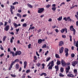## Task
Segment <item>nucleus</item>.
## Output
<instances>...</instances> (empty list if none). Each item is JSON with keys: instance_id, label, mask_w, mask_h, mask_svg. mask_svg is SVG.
Instances as JSON below:
<instances>
[{"instance_id": "72a5a7b5", "label": "nucleus", "mask_w": 78, "mask_h": 78, "mask_svg": "<svg viewBox=\"0 0 78 78\" xmlns=\"http://www.w3.org/2000/svg\"><path fill=\"white\" fill-rule=\"evenodd\" d=\"M11 76L12 77H13V78H15V77H16V75L15 74H11Z\"/></svg>"}, {"instance_id": "9b49d317", "label": "nucleus", "mask_w": 78, "mask_h": 78, "mask_svg": "<svg viewBox=\"0 0 78 78\" xmlns=\"http://www.w3.org/2000/svg\"><path fill=\"white\" fill-rule=\"evenodd\" d=\"M22 55V52L20 51H17L16 52L15 55L17 56V55Z\"/></svg>"}, {"instance_id": "dca6fc26", "label": "nucleus", "mask_w": 78, "mask_h": 78, "mask_svg": "<svg viewBox=\"0 0 78 78\" xmlns=\"http://www.w3.org/2000/svg\"><path fill=\"white\" fill-rule=\"evenodd\" d=\"M64 51V47H62L61 48V49H59V52L60 53H62Z\"/></svg>"}, {"instance_id": "3c124183", "label": "nucleus", "mask_w": 78, "mask_h": 78, "mask_svg": "<svg viewBox=\"0 0 78 78\" xmlns=\"http://www.w3.org/2000/svg\"><path fill=\"white\" fill-rule=\"evenodd\" d=\"M65 56H68L69 55V52H65Z\"/></svg>"}, {"instance_id": "9d476101", "label": "nucleus", "mask_w": 78, "mask_h": 78, "mask_svg": "<svg viewBox=\"0 0 78 78\" xmlns=\"http://www.w3.org/2000/svg\"><path fill=\"white\" fill-rule=\"evenodd\" d=\"M61 63L62 64V67H64L65 66L66 62L64 60L62 59L61 60Z\"/></svg>"}, {"instance_id": "a878e982", "label": "nucleus", "mask_w": 78, "mask_h": 78, "mask_svg": "<svg viewBox=\"0 0 78 78\" xmlns=\"http://www.w3.org/2000/svg\"><path fill=\"white\" fill-rule=\"evenodd\" d=\"M17 16H18V17H19L20 18H21L22 17V16H21V15L20 14V13H17L16 14Z\"/></svg>"}, {"instance_id": "c756f323", "label": "nucleus", "mask_w": 78, "mask_h": 78, "mask_svg": "<svg viewBox=\"0 0 78 78\" xmlns=\"http://www.w3.org/2000/svg\"><path fill=\"white\" fill-rule=\"evenodd\" d=\"M55 57L56 58H60L59 55L58 54H55Z\"/></svg>"}, {"instance_id": "cd10ccee", "label": "nucleus", "mask_w": 78, "mask_h": 78, "mask_svg": "<svg viewBox=\"0 0 78 78\" xmlns=\"http://www.w3.org/2000/svg\"><path fill=\"white\" fill-rule=\"evenodd\" d=\"M70 64V63L69 62L68 63H66L65 65V66H69V65Z\"/></svg>"}, {"instance_id": "ddd939ff", "label": "nucleus", "mask_w": 78, "mask_h": 78, "mask_svg": "<svg viewBox=\"0 0 78 78\" xmlns=\"http://www.w3.org/2000/svg\"><path fill=\"white\" fill-rule=\"evenodd\" d=\"M13 25L14 26H15V28H17V27H18V26H21V25H20V23H19L17 25V24L16 23H13Z\"/></svg>"}, {"instance_id": "2eb2a0df", "label": "nucleus", "mask_w": 78, "mask_h": 78, "mask_svg": "<svg viewBox=\"0 0 78 78\" xmlns=\"http://www.w3.org/2000/svg\"><path fill=\"white\" fill-rule=\"evenodd\" d=\"M64 42L62 41H61L59 42V46H62V45H64Z\"/></svg>"}, {"instance_id": "c85d7f7f", "label": "nucleus", "mask_w": 78, "mask_h": 78, "mask_svg": "<svg viewBox=\"0 0 78 78\" xmlns=\"http://www.w3.org/2000/svg\"><path fill=\"white\" fill-rule=\"evenodd\" d=\"M10 9L11 14H14V12H13V10L12 9Z\"/></svg>"}, {"instance_id": "4468645a", "label": "nucleus", "mask_w": 78, "mask_h": 78, "mask_svg": "<svg viewBox=\"0 0 78 78\" xmlns=\"http://www.w3.org/2000/svg\"><path fill=\"white\" fill-rule=\"evenodd\" d=\"M28 64V63L27 61H25L24 62V69H26V68L27 67V64Z\"/></svg>"}, {"instance_id": "69168bd1", "label": "nucleus", "mask_w": 78, "mask_h": 78, "mask_svg": "<svg viewBox=\"0 0 78 78\" xmlns=\"http://www.w3.org/2000/svg\"><path fill=\"white\" fill-rule=\"evenodd\" d=\"M55 31H56V33H58L59 32V31H58V29H56L55 30Z\"/></svg>"}, {"instance_id": "8fccbe9b", "label": "nucleus", "mask_w": 78, "mask_h": 78, "mask_svg": "<svg viewBox=\"0 0 78 78\" xmlns=\"http://www.w3.org/2000/svg\"><path fill=\"white\" fill-rule=\"evenodd\" d=\"M49 51H47L45 53V56H47V54H48V53Z\"/></svg>"}, {"instance_id": "6e6552de", "label": "nucleus", "mask_w": 78, "mask_h": 78, "mask_svg": "<svg viewBox=\"0 0 78 78\" xmlns=\"http://www.w3.org/2000/svg\"><path fill=\"white\" fill-rule=\"evenodd\" d=\"M69 74L67 75V76L68 77H70L71 78H75V76L72 73H70V72L69 73Z\"/></svg>"}, {"instance_id": "bf43d9fd", "label": "nucleus", "mask_w": 78, "mask_h": 78, "mask_svg": "<svg viewBox=\"0 0 78 78\" xmlns=\"http://www.w3.org/2000/svg\"><path fill=\"white\" fill-rule=\"evenodd\" d=\"M38 33H39L40 32H41V29H39L38 30H37Z\"/></svg>"}, {"instance_id": "aec40b11", "label": "nucleus", "mask_w": 78, "mask_h": 78, "mask_svg": "<svg viewBox=\"0 0 78 78\" xmlns=\"http://www.w3.org/2000/svg\"><path fill=\"white\" fill-rule=\"evenodd\" d=\"M14 39V37H12V38L10 39V43H12L13 42V40Z\"/></svg>"}, {"instance_id": "680f3d73", "label": "nucleus", "mask_w": 78, "mask_h": 78, "mask_svg": "<svg viewBox=\"0 0 78 78\" xmlns=\"http://www.w3.org/2000/svg\"><path fill=\"white\" fill-rule=\"evenodd\" d=\"M27 16V14H24V15H23V17H26Z\"/></svg>"}, {"instance_id": "7c9ffc66", "label": "nucleus", "mask_w": 78, "mask_h": 78, "mask_svg": "<svg viewBox=\"0 0 78 78\" xmlns=\"http://www.w3.org/2000/svg\"><path fill=\"white\" fill-rule=\"evenodd\" d=\"M27 24L26 23H24L23 24V27H26Z\"/></svg>"}, {"instance_id": "c03bdc74", "label": "nucleus", "mask_w": 78, "mask_h": 78, "mask_svg": "<svg viewBox=\"0 0 78 78\" xmlns=\"http://www.w3.org/2000/svg\"><path fill=\"white\" fill-rule=\"evenodd\" d=\"M47 48V45L46 44H44L42 47L43 48Z\"/></svg>"}, {"instance_id": "7ed1b4c3", "label": "nucleus", "mask_w": 78, "mask_h": 78, "mask_svg": "<svg viewBox=\"0 0 78 78\" xmlns=\"http://www.w3.org/2000/svg\"><path fill=\"white\" fill-rule=\"evenodd\" d=\"M70 17H67L66 18V17H65L63 18V20H65V21H67L68 20V22H74V20H72L70 18Z\"/></svg>"}, {"instance_id": "412c9836", "label": "nucleus", "mask_w": 78, "mask_h": 78, "mask_svg": "<svg viewBox=\"0 0 78 78\" xmlns=\"http://www.w3.org/2000/svg\"><path fill=\"white\" fill-rule=\"evenodd\" d=\"M57 66H59L61 64V61L58 60L57 62Z\"/></svg>"}, {"instance_id": "4d7b16f0", "label": "nucleus", "mask_w": 78, "mask_h": 78, "mask_svg": "<svg viewBox=\"0 0 78 78\" xmlns=\"http://www.w3.org/2000/svg\"><path fill=\"white\" fill-rule=\"evenodd\" d=\"M7 23H8V22L5 21V24H4V26H6Z\"/></svg>"}, {"instance_id": "473e14b6", "label": "nucleus", "mask_w": 78, "mask_h": 78, "mask_svg": "<svg viewBox=\"0 0 78 78\" xmlns=\"http://www.w3.org/2000/svg\"><path fill=\"white\" fill-rule=\"evenodd\" d=\"M27 5L28 6H29V7L30 8H33V6H32L31 4H27Z\"/></svg>"}, {"instance_id": "09e8293b", "label": "nucleus", "mask_w": 78, "mask_h": 78, "mask_svg": "<svg viewBox=\"0 0 78 78\" xmlns=\"http://www.w3.org/2000/svg\"><path fill=\"white\" fill-rule=\"evenodd\" d=\"M0 49L1 50H4V49H3V48L2 47V45H0Z\"/></svg>"}, {"instance_id": "5701e85b", "label": "nucleus", "mask_w": 78, "mask_h": 78, "mask_svg": "<svg viewBox=\"0 0 78 78\" xmlns=\"http://www.w3.org/2000/svg\"><path fill=\"white\" fill-rule=\"evenodd\" d=\"M59 76L60 77H64V75H63L61 73H60L59 74Z\"/></svg>"}, {"instance_id": "e433bc0d", "label": "nucleus", "mask_w": 78, "mask_h": 78, "mask_svg": "<svg viewBox=\"0 0 78 78\" xmlns=\"http://www.w3.org/2000/svg\"><path fill=\"white\" fill-rule=\"evenodd\" d=\"M71 56L72 58H74L75 55V54L72 53L71 54Z\"/></svg>"}, {"instance_id": "b1692460", "label": "nucleus", "mask_w": 78, "mask_h": 78, "mask_svg": "<svg viewBox=\"0 0 78 78\" xmlns=\"http://www.w3.org/2000/svg\"><path fill=\"white\" fill-rule=\"evenodd\" d=\"M62 17L61 16L59 17L57 19V20H59V21H61V20H62Z\"/></svg>"}, {"instance_id": "a211bd4d", "label": "nucleus", "mask_w": 78, "mask_h": 78, "mask_svg": "<svg viewBox=\"0 0 78 78\" xmlns=\"http://www.w3.org/2000/svg\"><path fill=\"white\" fill-rule=\"evenodd\" d=\"M55 69H56V72H58V71L59 70V66H55Z\"/></svg>"}, {"instance_id": "0e129e2a", "label": "nucleus", "mask_w": 78, "mask_h": 78, "mask_svg": "<svg viewBox=\"0 0 78 78\" xmlns=\"http://www.w3.org/2000/svg\"><path fill=\"white\" fill-rule=\"evenodd\" d=\"M20 29L19 28H18V29H16V31L17 33H18L19 32V31Z\"/></svg>"}, {"instance_id": "79ce46f5", "label": "nucleus", "mask_w": 78, "mask_h": 78, "mask_svg": "<svg viewBox=\"0 0 78 78\" xmlns=\"http://www.w3.org/2000/svg\"><path fill=\"white\" fill-rule=\"evenodd\" d=\"M41 64L39 63H38L37 64H36V66H37V67H39V66H41Z\"/></svg>"}, {"instance_id": "5fc2aeb1", "label": "nucleus", "mask_w": 78, "mask_h": 78, "mask_svg": "<svg viewBox=\"0 0 78 78\" xmlns=\"http://www.w3.org/2000/svg\"><path fill=\"white\" fill-rule=\"evenodd\" d=\"M62 37H63V38H66V35H62Z\"/></svg>"}, {"instance_id": "37998d69", "label": "nucleus", "mask_w": 78, "mask_h": 78, "mask_svg": "<svg viewBox=\"0 0 78 78\" xmlns=\"http://www.w3.org/2000/svg\"><path fill=\"white\" fill-rule=\"evenodd\" d=\"M52 10H53V11H55L56 10V7H52Z\"/></svg>"}, {"instance_id": "0eeeda50", "label": "nucleus", "mask_w": 78, "mask_h": 78, "mask_svg": "<svg viewBox=\"0 0 78 78\" xmlns=\"http://www.w3.org/2000/svg\"><path fill=\"white\" fill-rule=\"evenodd\" d=\"M70 69V66H68L66 68V73H68L69 72V70Z\"/></svg>"}, {"instance_id": "393cba45", "label": "nucleus", "mask_w": 78, "mask_h": 78, "mask_svg": "<svg viewBox=\"0 0 78 78\" xmlns=\"http://www.w3.org/2000/svg\"><path fill=\"white\" fill-rule=\"evenodd\" d=\"M74 72L75 74H77V73H78V71H77V69H74Z\"/></svg>"}, {"instance_id": "f257e3e1", "label": "nucleus", "mask_w": 78, "mask_h": 78, "mask_svg": "<svg viewBox=\"0 0 78 78\" xmlns=\"http://www.w3.org/2000/svg\"><path fill=\"white\" fill-rule=\"evenodd\" d=\"M20 62V60L16 59L14 60V61L12 62L11 65L10 66L9 69V70H11V68H12V66L14 65V64H15L16 62Z\"/></svg>"}, {"instance_id": "f8f14e48", "label": "nucleus", "mask_w": 78, "mask_h": 78, "mask_svg": "<svg viewBox=\"0 0 78 78\" xmlns=\"http://www.w3.org/2000/svg\"><path fill=\"white\" fill-rule=\"evenodd\" d=\"M9 29V25H7L4 28V30L6 31H8Z\"/></svg>"}, {"instance_id": "49530a36", "label": "nucleus", "mask_w": 78, "mask_h": 78, "mask_svg": "<svg viewBox=\"0 0 78 78\" xmlns=\"http://www.w3.org/2000/svg\"><path fill=\"white\" fill-rule=\"evenodd\" d=\"M31 44H30L28 45V48H30L31 47Z\"/></svg>"}, {"instance_id": "f704fd0d", "label": "nucleus", "mask_w": 78, "mask_h": 78, "mask_svg": "<svg viewBox=\"0 0 78 78\" xmlns=\"http://www.w3.org/2000/svg\"><path fill=\"white\" fill-rule=\"evenodd\" d=\"M60 72H64V68L61 67L60 68Z\"/></svg>"}, {"instance_id": "f3484780", "label": "nucleus", "mask_w": 78, "mask_h": 78, "mask_svg": "<svg viewBox=\"0 0 78 78\" xmlns=\"http://www.w3.org/2000/svg\"><path fill=\"white\" fill-rule=\"evenodd\" d=\"M10 54H12V56L13 57L15 56H16V52L14 53V51H11L10 52Z\"/></svg>"}, {"instance_id": "ea45409f", "label": "nucleus", "mask_w": 78, "mask_h": 78, "mask_svg": "<svg viewBox=\"0 0 78 78\" xmlns=\"http://www.w3.org/2000/svg\"><path fill=\"white\" fill-rule=\"evenodd\" d=\"M50 59H51V58L50 57H49L47 59L46 61V62H48V61H50Z\"/></svg>"}, {"instance_id": "4c0bfd02", "label": "nucleus", "mask_w": 78, "mask_h": 78, "mask_svg": "<svg viewBox=\"0 0 78 78\" xmlns=\"http://www.w3.org/2000/svg\"><path fill=\"white\" fill-rule=\"evenodd\" d=\"M6 38V36H5L3 37V42H4V41H5Z\"/></svg>"}, {"instance_id": "a19ab883", "label": "nucleus", "mask_w": 78, "mask_h": 78, "mask_svg": "<svg viewBox=\"0 0 78 78\" xmlns=\"http://www.w3.org/2000/svg\"><path fill=\"white\" fill-rule=\"evenodd\" d=\"M41 66H42V69H44V67H45V64H44V63H43L41 64Z\"/></svg>"}, {"instance_id": "e2e57ef3", "label": "nucleus", "mask_w": 78, "mask_h": 78, "mask_svg": "<svg viewBox=\"0 0 78 78\" xmlns=\"http://www.w3.org/2000/svg\"><path fill=\"white\" fill-rule=\"evenodd\" d=\"M36 54L38 56H39V54H38V52H37V51L36 52Z\"/></svg>"}, {"instance_id": "2f4dec72", "label": "nucleus", "mask_w": 78, "mask_h": 78, "mask_svg": "<svg viewBox=\"0 0 78 78\" xmlns=\"http://www.w3.org/2000/svg\"><path fill=\"white\" fill-rule=\"evenodd\" d=\"M10 7L11 8H10V9H12V10L15 9V7H14V6L11 5Z\"/></svg>"}, {"instance_id": "6ab92c4d", "label": "nucleus", "mask_w": 78, "mask_h": 78, "mask_svg": "<svg viewBox=\"0 0 78 78\" xmlns=\"http://www.w3.org/2000/svg\"><path fill=\"white\" fill-rule=\"evenodd\" d=\"M15 67L16 69H19L20 67L19 64H16V65Z\"/></svg>"}, {"instance_id": "052dcab7", "label": "nucleus", "mask_w": 78, "mask_h": 78, "mask_svg": "<svg viewBox=\"0 0 78 78\" xmlns=\"http://www.w3.org/2000/svg\"><path fill=\"white\" fill-rule=\"evenodd\" d=\"M4 25L3 23L2 22H0V26H2V25Z\"/></svg>"}, {"instance_id": "de8ad7c7", "label": "nucleus", "mask_w": 78, "mask_h": 78, "mask_svg": "<svg viewBox=\"0 0 78 78\" xmlns=\"http://www.w3.org/2000/svg\"><path fill=\"white\" fill-rule=\"evenodd\" d=\"M34 60H37V57H36V55H35L34 56Z\"/></svg>"}, {"instance_id": "a18cd8bd", "label": "nucleus", "mask_w": 78, "mask_h": 78, "mask_svg": "<svg viewBox=\"0 0 78 78\" xmlns=\"http://www.w3.org/2000/svg\"><path fill=\"white\" fill-rule=\"evenodd\" d=\"M76 46V47L78 48V41L76 42L75 44Z\"/></svg>"}, {"instance_id": "4be33fe9", "label": "nucleus", "mask_w": 78, "mask_h": 78, "mask_svg": "<svg viewBox=\"0 0 78 78\" xmlns=\"http://www.w3.org/2000/svg\"><path fill=\"white\" fill-rule=\"evenodd\" d=\"M65 53H68L69 52V49L67 48H65Z\"/></svg>"}, {"instance_id": "39448f33", "label": "nucleus", "mask_w": 78, "mask_h": 78, "mask_svg": "<svg viewBox=\"0 0 78 78\" xmlns=\"http://www.w3.org/2000/svg\"><path fill=\"white\" fill-rule=\"evenodd\" d=\"M39 9L38 10V13H42L44 11V8H39Z\"/></svg>"}, {"instance_id": "864d4df0", "label": "nucleus", "mask_w": 78, "mask_h": 78, "mask_svg": "<svg viewBox=\"0 0 78 78\" xmlns=\"http://www.w3.org/2000/svg\"><path fill=\"white\" fill-rule=\"evenodd\" d=\"M26 75V74H23V76H22V78H25V75Z\"/></svg>"}, {"instance_id": "1a4fd4ad", "label": "nucleus", "mask_w": 78, "mask_h": 78, "mask_svg": "<svg viewBox=\"0 0 78 78\" xmlns=\"http://www.w3.org/2000/svg\"><path fill=\"white\" fill-rule=\"evenodd\" d=\"M66 31V33H67V29L66 28H63L61 30H60V31L61 33H63L64 32V31Z\"/></svg>"}, {"instance_id": "f03ea898", "label": "nucleus", "mask_w": 78, "mask_h": 78, "mask_svg": "<svg viewBox=\"0 0 78 78\" xmlns=\"http://www.w3.org/2000/svg\"><path fill=\"white\" fill-rule=\"evenodd\" d=\"M54 61L53 60L51 62H49L47 66V67L49 66L48 68V69L49 70L52 69L53 67L54 66Z\"/></svg>"}, {"instance_id": "774afa93", "label": "nucleus", "mask_w": 78, "mask_h": 78, "mask_svg": "<svg viewBox=\"0 0 78 78\" xmlns=\"http://www.w3.org/2000/svg\"><path fill=\"white\" fill-rule=\"evenodd\" d=\"M75 16L76 18V19H77V20H78V16L76 15H75Z\"/></svg>"}, {"instance_id": "338daca9", "label": "nucleus", "mask_w": 78, "mask_h": 78, "mask_svg": "<svg viewBox=\"0 0 78 78\" xmlns=\"http://www.w3.org/2000/svg\"><path fill=\"white\" fill-rule=\"evenodd\" d=\"M34 28H35V27H31V30H34Z\"/></svg>"}, {"instance_id": "6e6d98bb", "label": "nucleus", "mask_w": 78, "mask_h": 78, "mask_svg": "<svg viewBox=\"0 0 78 78\" xmlns=\"http://www.w3.org/2000/svg\"><path fill=\"white\" fill-rule=\"evenodd\" d=\"M50 6V4H48V5H47L46 6V8H49V7Z\"/></svg>"}, {"instance_id": "58836bf2", "label": "nucleus", "mask_w": 78, "mask_h": 78, "mask_svg": "<svg viewBox=\"0 0 78 78\" xmlns=\"http://www.w3.org/2000/svg\"><path fill=\"white\" fill-rule=\"evenodd\" d=\"M19 3L18 2H15L13 3H12L13 5H16V4H18Z\"/></svg>"}, {"instance_id": "20e7f679", "label": "nucleus", "mask_w": 78, "mask_h": 78, "mask_svg": "<svg viewBox=\"0 0 78 78\" xmlns=\"http://www.w3.org/2000/svg\"><path fill=\"white\" fill-rule=\"evenodd\" d=\"M70 30L73 32V35H75V32H76V30L75 29H74L73 28V26H71L70 27Z\"/></svg>"}, {"instance_id": "c9c22d12", "label": "nucleus", "mask_w": 78, "mask_h": 78, "mask_svg": "<svg viewBox=\"0 0 78 78\" xmlns=\"http://www.w3.org/2000/svg\"><path fill=\"white\" fill-rule=\"evenodd\" d=\"M69 37L70 38V41L71 42H72V37L71 35L69 36Z\"/></svg>"}, {"instance_id": "423d86ee", "label": "nucleus", "mask_w": 78, "mask_h": 78, "mask_svg": "<svg viewBox=\"0 0 78 78\" xmlns=\"http://www.w3.org/2000/svg\"><path fill=\"white\" fill-rule=\"evenodd\" d=\"M78 64V61H74L72 62V65L73 66V67H75V66L76 65V64Z\"/></svg>"}, {"instance_id": "bb28decb", "label": "nucleus", "mask_w": 78, "mask_h": 78, "mask_svg": "<svg viewBox=\"0 0 78 78\" xmlns=\"http://www.w3.org/2000/svg\"><path fill=\"white\" fill-rule=\"evenodd\" d=\"M38 44H40L42 43V39H39L38 41Z\"/></svg>"}, {"instance_id": "603ef678", "label": "nucleus", "mask_w": 78, "mask_h": 78, "mask_svg": "<svg viewBox=\"0 0 78 78\" xmlns=\"http://www.w3.org/2000/svg\"><path fill=\"white\" fill-rule=\"evenodd\" d=\"M26 72L27 73H29V72H30V69L27 70H26Z\"/></svg>"}, {"instance_id": "13d9d810", "label": "nucleus", "mask_w": 78, "mask_h": 78, "mask_svg": "<svg viewBox=\"0 0 78 78\" xmlns=\"http://www.w3.org/2000/svg\"><path fill=\"white\" fill-rule=\"evenodd\" d=\"M8 22L9 23H11V19H9V20L8 21Z\"/></svg>"}]
</instances>
